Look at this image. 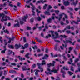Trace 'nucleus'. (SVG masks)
Masks as SVG:
<instances>
[{"label": "nucleus", "instance_id": "nucleus-1", "mask_svg": "<svg viewBox=\"0 0 80 80\" xmlns=\"http://www.w3.org/2000/svg\"><path fill=\"white\" fill-rule=\"evenodd\" d=\"M52 17L51 18L52 20H54V19H55V18H56V19H58L59 20H60V19H62V17L63 15H64V17L65 18H68V17L67 16L63 13L60 14L59 15V18H58V17L56 16L55 14H52Z\"/></svg>", "mask_w": 80, "mask_h": 80}, {"label": "nucleus", "instance_id": "nucleus-2", "mask_svg": "<svg viewBox=\"0 0 80 80\" xmlns=\"http://www.w3.org/2000/svg\"><path fill=\"white\" fill-rule=\"evenodd\" d=\"M47 70L48 72H47L46 71L45 72L47 74V75H48V73L49 74L51 75L52 72H54V73H58V72H57L58 70H57L56 69H53L52 70H51V69H50V68H47Z\"/></svg>", "mask_w": 80, "mask_h": 80}, {"label": "nucleus", "instance_id": "nucleus-3", "mask_svg": "<svg viewBox=\"0 0 80 80\" xmlns=\"http://www.w3.org/2000/svg\"><path fill=\"white\" fill-rule=\"evenodd\" d=\"M28 18V16L27 15H26V16H24V18L22 19H21L19 20L20 22V23L22 25L23 23V22H25L26 21V19Z\"/></svg>", "mask_w": 80, "mask_h": 80}, {"label": "nucleus", "instance_id": "nucleus-4", "mask_svg": "<svg viewBox=\"0 0 80 80\" xmlns=\"http://www.w3.org/2000/svg\"><path fill=\"white\" fill-rule=\"evenodd\" d=\"M56 62L55 61H52V63H50L47 64L48 67H54L55 66V63Z\"/></svg>", "mask_w": 80, "mask_h": 80}, {"label": "nucleus", "instance_id": "nucleus-5", "mask_svg": "<svg viewBox=\"0 0 80 80\" xmlns=\"http://www.w3.org/2000/svg\"><path fill=\"white\" fill-rule=\"evenodd\" d=\"M5 37H6V38H8V40H9L8 41V43H10L11 42V41L12 40L13 41L14 40V39H15V38L14 37H13L12 38H9L7 36V35L5 36Z\"/></svg>", "mask_w": 80, "mask_h": 80}, {"label": "nucleus", "instance_id": "nucleus-6", "mask_svg": "<svg viewBox=\"0 0 80 80\" xmlns=\"http://www.w3.org/2000/svg\"><path fill=\"white\" fill-rule=\"evenodd\" d=\"M8 19V20H10L9 17H2V19H1V21H2V22H3V21H7Z\"/></svg>", "mask_w": 80, "mask_h": 80}, {"label": "nucleus", "instance_id": "nucleus-7", "mask_svg": "<svg viewBox=\"0 0 80 80\" xmlns=\"http://www.w3.org/2000/svg\"><path fill=\"white\" fill-rule=\"evenodd\" d=\"M30 5L32 6V15H35V12H34V10H35V6H34L32 3H30Z\"/></svg>", "mask_w": 80, "mask_h": 80}, {"label": "nucleus", "instance_id": "nucleus-8", "mask_svg": "<svg viewBox=\"0 0 80 80\" xmlns=\"http://www.w3.org/2000/svg\"><path fill=\"white\" fill-rule=\"evenodd\" d=\"M70 1H71V5H74V6H75L77 4V3H78V1L77 0L76 1V2L75 3L74 2V0H70Z\"/></svg>", "mask_w": 80, "mask_h": 80}, {"label": "nucleus", "instance_id": "nucleus-9", "mask_svg": "<svg viewBox=\"0 0 80 80\" xmlns=\"http://www.w3.org/2000/svg\"><path fill=\"white\" fill-rule=\"evenodd\" d=\"M37 65H38V68H39L40 70H41V72H42L43 71V68L40 67V66H41V64L40 63H38L37 64Z\"/></svg>", "mask_w": 80, "mask_h": 80}, {"label": "nucleus", "instance_id": "nucleus-10", "mask_svg": "<svg viewBox=\"0 0 80 80\" xmlns=\"http://www.w3.org/2000/svg\"><path fill=\"white\" fill-rule=\"evenodd\" d=\"M15 22H16L18 23L17 24H15L14 25V27H17V26L19 27H20V24H19V22H18V21L17 20H16L15 21Z\"/></svg>", "mask_w": 80, "mask_h": 80}, {"label": "nucleus", "instance_id": "nucleus-11", "mask_svg": "<svg viewBox=\"0 0 80 80\" xmlns=\"http://www.w3.org/2000/svg\"><path fill=\"white\" fill-rule=\"evenodd\" d=\"M28 43H26L24 45V47H22V49H25V48H28Z\"/></svg>", "mask_w": 80, "mask_h": 80}, {"label": "nucleus", "instance_id": "nucleus-12", "mask_svg": "<svg viewBox=\"0 0 80 80\" xmlns=\"http://www.w3.org/2000/svg\"><path fill=\"white\" fill-rule=\"evenodd\" d=\"M3 48H4V50L1 51L2 53H4L5 52V51L7 50V48H6V46H4Z\"/></svg>", "mask_w": 80, "mask_h": 80}, {"label": "nucleus", "instance_id": "nucleus-13", "mask_svg": "<svg viewBox=\"0 0 80 80\" xmlns=\"http://www.w3.org/2000/svg\"><path fill=\"white\" fill-rule=\"evenodd\" d=\"M44 13L45 15H50L49 11H45Z\"/></svg>", "mask_w": 80, "mask_h": 80}, {"label": "nucleus", "instance_id": "nucleus-14", "mask_svg": "<svg viewBox=\"0 0 80 80\" xmlns=\"http://www.w3.org/2000/svg\"><path fill=\"white\" fill-rule=\"evenodd\" d=\"M70 4V3L69 2L67 1V2H63V4L65 5V6H67V5H68L69 4Z\"/></svg>", "mask_w": 80, "mask_h": 80}, {"label": "nucleus", "instance_id": "nucleus-15", "mask_svg": "<svg viewBox=\"0 0 80 80\" xmlns=\"http://www.w3.org/2000/svg\"><path fill=\"white\" fill-rule=\"evenodd\" d=\"M41 65H46V62L45 61L43 60L42 61V63L40 64Z\"/></svg>", "mask_w": 80, "mask_h": 80}, {"label": "nucleus", "instance_id": "nucleus-16", "mask_svg": "<svg viewBox=\"0 0 80 80\" xmlns=\"http://www.w3.org/2000/svg\"><path fill=\"white\" fill-rule=\"evenodd\" d=\"M5 30V27H3V31L4 32H5V33H8V30Z\"/></svg>", "mask_w": 80, "mask_h": 80}, {"label": "nucleus", "instance_id": "nucleus-17", "mask_svg": "<svg viewBox=\"0 0 80 80\" xmlns=\"http://www.w3.org/2000/svg\"><path fill=\"white\" fill-rule=\"evenodd\" d=\"M20 46L19 45L17 44H16L15 45V48L16 49H18L20 47Z\"/></svg>", "mask_w": 80, "mask_h": 80}, {"label": "nucleus", "instance_id": "nucleus-18", "mask_svg": "<svg viewBox=\"0 0 80 80\" xmlns=\"http://www.w3.org/2000/svg\"><path fill=\"white\" fill-rule=\"evenodd\" d=\"M63 42L65 43H72V42L70 41H66V42L63 41Z\"/></svg>", "mask_w": 80, "mask_h": 80}, {"label": "nucleus", "instance_id": "nucleus-19", "mask_svg": "<svg viewBox=\"0 0 80 80\" xmlns=\"http://www.w3.org/2000/svg\"><path fill=\"white\" fill-rule=\"evenodd\" d=\"M48 6V5L47 4H45L43 6V8L44 10H45L47 8V7Z\"/></svg>", "mask_w": 80, "mask_h": 80}, {"label": "nucleus", "instance_id": "nucleus-20", "mask_svg": "<svg viewBox=\"0 0 80 80\" xmlns=\"http://www.w3.org/2000/svg\"><path fill=\"white\" fill-rule=\"evenodd\" d=\"M49 33H51L52 37H54V35H53V31H49Z\"/></svg>", "mask_w": 80, "mask_h": 80}, {"label": "nucleus", "instance_id": "nucleus-21", "mask_svg": "<svg viewBox=\"0 0 80 80\" xmlns=\"http://www.w3.org/2000/svg\"><path fill=\"white\" fill-rule=\"evenodd\" d=\"M52 8V6H51V5H49L48 8L47 9V11H49V10H50V8Z\"/></svg>", "mask_w": 80, "mask_h": 80}, {"label": "nucleus", "instance_id": "nucleus-22", "mask_svg": "<svg viewBox=\"0 0 80 80\" xmlns=\"http://www.w3.org/2000/svg\"><path fill=\"white\" fill-rule=\"evenodd\" d=\"M71 24H73V23H75L76 24H78V22H75L74 21H73L72 22H71Z\"/></svg>", "mask_w": 80, "mask_h": 80}, {"label": "nucleus", "instance_id": "nucleus-23", "mask_svg": "<svg viewBox=\"0 0 80 80\" xmlns=\"http://www.w3.org/2000/svg\"><path fill=\"white\" fill-rule=\"evenodd\" d=\"M8 46L9 48H13V46L12 45H8Z\"/></svg>", "mask_w": 80, "mask_h": 80}, {"label": "nucleus", "instance_id": "nucleus-24", "mask_svg": "<svg viewBox=\"0 0 80 80\" xmlns=\"http://www.w3.org/2000/svg\"><path fill=\"white\" fill-rule=\"evenodd\" d=\"M43 0H41L40 1H38L36 3V5H38V3H40L41 2L42 3V2Z\"/></svg>", "mask_w": 80, "mask_h": 80}, {"label": "nucleus", "instance_id": "nucleus-25", "mask_svg": "<svg viewBox=\"0 0 80 80\" xmlns=\"http://www.w3.org/2000/svg\"><path fill=\"white\" fill-rule=\"evenodd\" d=\"M38 72H40V71L38 70H37L36 72H35V75H36L37 77H38Z\"/></svg>", "mask_w": 80, "mask_h": 80}, {"label": "nucleus", "instance_id": "nucleus-26", "mask_svg": "<svg viewBox=\"0 0 80 80\" xmlns=\"http://www.w3.org/2000/svg\"><path fill=\"white\" fill-rule=\"evenodd\" d=\"M61 37H62V38H67V36H65V35H60Z\"/></svg>", "mask_w": 80, "mask_h": 80}, {"label": "nucleus", "instance_id": "nucleus-27", "mask_svg": "<svg viewBox=\"0 0 80 80\" xmlns=\"http://www.w3.org/2000/svg\"><path fill=\"white\" fill-rule=\"evenodd\" d=\"M10 73H15L16 72L15 71L11 70L10 71Z\"/></svg>", "mask_w": 80, "mask_h": 80}, {"label": "nucleus", "instance_id": "nucleus-28", "mask_svg": "<svg viewBox=\"0 0 80 80\" xmlns=\"http://www.w3.org/2000/svg\"><path fill=\"white\" fill-rule=\"evenodd\" d=\"M46 57H48V55H47V54H45V56L42 58V59L43 60H44V59H46Z\"/></svg>", "mask_w": 80, "mask_h": 80}, {"label": "nucleus", "instance_id": "nucleus-29", "mask_svg": "<svg viewBox=\"0 0 80 80\" xmlns=\"http://www.w3.org/2000/svg\"><path fill=\"white\" fill-rule=\"evenodd\" d=\"M68 74H69V75H70V76H71L72 74H73V73L72 72L70 71H68Z\"/></svg>", "mask_w": 80, "mask_h": 80}, {"label": "nucleus", "instance_id": "nucleus-30", "mask_svg": "<svg viewBox=\"0 0 80 80\" xmlns=\"http://www.w3.org/2000/svg\"><path fill=\"white\" fill-rule=\"evenodd\" d=\"M65 54H64L63 55V58H64V60H67V58H66V57H65Z\"/></svg>", "mask_w": 80, "mask_h": 80}, {"label": "nucleus", "instance_id": "nucleus-31", "mask_svg": "<svg viewBox=\"0 0 80 80\" xmlns=\"http://www.w3.org/2000/svg\"><path fill=\"white\" fill-rule=\"evenodd\" d=\"M62 68L63 70H69L68 68H65V67H63Z\"/></svg>", "mask_w": 80, "mask_h": 80}, {"label": "nucleus", "instance_id": "nucleus-32", "mask_svg": "<svg viewBox=\"0 0 80 80\" xmlns=\"http://www.w3.org/2000/svg\"><path fill=\"white\" fill-rule=\"evenodd\" d=\"M51 54L52 57H57L58 56L57 54L55 55L54 56H53V54L52 53H51Z\"/></svg>", "mask_w": 80, "mask_h": 80}, {"label": "nucleus", "instance_id": "nucleus-33", "mask_svg": "<svg viewBox=\"0 0 80 80\" xmlns=\"http://www.w3.org/2000/svg\"><path fill=\"white\" fill-rule=\"evenodd\" d=\"M11 3H12L11 2H9V6H10V7H13V5H12V4H11Z\"/></svg>", "mask_w": 80, "mask_h": 80}, {"label": "nucleus", "instance_id": "nucleus-34", "mask_svg": "<svg viewBox=\"0 0 80 80\" xmlns=\"http://www.w3.org/2000/svg\"><path fill=\"white\" fill-rule=\"evenodd\" d=\"M28 55H29V53H27V54L25 55V57L27 58H29V57H28Z\"/></svg>", "mask_w": 80, "mask_h": 80}, {"label": "nucleus", "instance_id": "nucleus-35", "mask_svg": "<svg viewBox=\"0 0 80 80\" xmlns=\"http://www.w3.org/2000/svg\"><path fill=\"white\" fill-rule=\"evenodd\" d=\"M36 12H37L38 13H41V11H39L38 9H36Z\"/></svg>", "mask_w": 80, "mask_h": 80}, {"label": "nucleus", "instance_id": "nucleus-36", "mask_svg": "<svg viewBox=\"0 0 80 80\" xmlns=\"http://www.w3.org/2000/svg\"><path fill=\"white\" fill-rule=\"evenodd\" d=\"M58 47V45H56L54 48L55 50H57V48Z\"/></svg>", "mask_w": 80, "mask_h": 80}, {"label": "nucleus", "instance_id": "nucleus-37", "mask_svg": "<svg viewBox=\"0 0 80 80\" xmlns=\"http://www.w3.org/2000/svg\"><path fill=\"white\" fill-rule=\"evenodd\" d=\"M61 73H63V74H65V72L63 71V69H61Z\"/></svg>", "mask_w": 80, "mask_h": 80}, {"label": "nucleus", "instance_id": "nucleus-38", "mask_svg": "<svg viewBox=\"0 0 80 80\" xmlns=\"http://www.w3.org/2000/svg\"><path fill=\"white\" fill-rule=\"evenodd\" d=\"M71 51H72V47H70L69 48L68 53H70V52H71Z\"/></svg>", "mask_w": 80, "mask_h": 80}, {"label": "nucleus", "instance_id": "nucleus-39", "mask_svg": "<svg viewBox=\"0 0 80 80\" xmlns=\"http://www.w3.org/2000/svg\"><path fill=\"white\" fill-rule=\"evenodd\" d=\"M23 71H24L25 70H27V69H26V67H23L22 68V69Z\"/></svg>", "mask_w": 80, "mask_h": 80}, {"label": "nucleus", "instance_id": "nucleus-40", "mask_svg": "<svg viewBox=\"0 0 80 80\" xmlns=\"http://www.w3.org/2000/svg\"><path fill=\"white\" fill-rule=\"evenodd\" d=\"M52 21V19L51 18H49V19L48 20V23H50V22Z\"/></svg>", "mask_w": 80, "mask_h": 80}, {"label": "nucleus", "instance_id": "nucleus-41", "mask_svg": "<svg viewBox=\"0 0 80 80\" xmlns=\"http://www.w3.org/2000/svg\"><path fill=\"white\" fill-rule=\"evenodd\" d=\"M56 61H58V62H59L60 63H62V62H61L60 60L58 59H56Z\"/></svg>", "mask_w": 80, "mask_h": 80}, {"label": "nucleus", "instance_id": "nucleus-42", "mask_svg": "<svg viewBox=\"0 0 80 80\" xmlns=\"http://www.w3.org/2000/svg\"><path fill=\"white\" fill-rule=\"evenodd\" d=\"M51 37V35H50V34H49L48 36H46V38H49V37Z\"/></svg>", "mask_w": 80, "mask_h": 80}, {"label": "nucleus", "instance_id": "nucleus-43", "mask_svg": "<svg viewBox=\"0 0 80 80\" xmlns=\"http://www.w3.org/2000/svg\"><path fill=\"white\" fill-rule=\"evenodd\" d=\"M65 29L62 31L59 30H58V32H59L60 33H62V32H64V31H65Z\"/></svg>", "mask_w": 80, "mask_h": 80}, {"label": "nucleus", "instance_id": "nucleus-44", "mask_svg": "<svg viewBox=\"0 0 80 80\" xmlns=\"http://www.w3.org/2000/svg\"><path fill=\"white\" fill-rule=\"evenodd\" d=\"M32 48L34 50H35V49H37V47L36 46H35L34 47H32Z\"/></svg>", "mask_w": 80, "mask_h": 80}, {"label": "nucleus", "instance_id": "nucleus-45", "mask_svg": "<svg viewBox=\"0 0 80 80\" xmlns=\"http://www.w3.org/2000/svg\"><path fill=\"white\" fill-rule=\"evenodd\" d=\"M55 34L56 35L57 38H59V36H58V34L57 32H55Z\"/></svg>", "mask_w": 80, "mask_h": 80}, {"label": "nucleus", "instance_id": "nucleus-46", "mask_svg": "<svg viewBox=\"0 0 80 80\" xmlns=\"http://www.w3.org/2000/svg\"><path fill=\"white\" fill-rule=\"evenodd\" d=\"M4 41L5 42V45H7V40H4Z\"/></svg>", "mask_w": 80, "mask_h": 80}, {"label": "nucleus", "instance_id": "nucleus-47", "mask_svg": "<svg viewBox=\"0 0 80 80\" xmlns=\"http://www.w3.org/2000/svg\"><path fill=\"white\" fill-rule=\"evenodd\" d=\"M70 70H71V71H72V72H73L74 71L73 68L72 66Z\"/></svg>", "mask_w": 80, "mask_h": 80}, {"label": "nucleus", "instance_id": "nucleus-48", "mask_svg": "<svg viewBox=\"0 0 80 80\" xmlns=\"http://www.w3.org/2000/svg\"><path fill=\"white\" fill-rule=\"evenodd\" d=\"M54 12H55V13H56L57 14H58V13H59V11H56L55 10Z\"/></svg>", "mask_w": 80, "mask_h": 80}, {"label": "nucleus", "instance_id": "nucleus-49", "mask_svg": "<svg viewBox=\"0 0 80 80\" xmlns=\"http://www.w3.org/2000/svg\"><path fill=\"white\" fill-rule=\"evenodd\" d=\"M50 12H51V13H53L54 12H55V10H54L53 9H51L50 11Z\"/></svg>", "mask_w": 80, "mask_h": 80}, {"label": "nucleus", "instance_id": "nucleus-50", "mask_svg": "<svg viewBox=\"0 0 80 80\" xmlns=\"http://www.w3.org/2000/svg\"><path fill=\"white\" fill-rule=\"evenodd\" d=\"M23 39L24 42H26V38L24 37V38H23Z\"/></svg>", "mask_w": 80, "mask_h": 80}, {"label": "nucleus", "instance_id": "nucleus-51", "mask_svg": "<svg viewBox=\"0 0 80 80\" xmlns=\"http://www.w3.org/2000/svg\"><path fill=\"white\" fill-rule=\"evenodd\" d=\"M37 20L38 21H40V20H41V18H40V17L39 16L38 17L37 19Z\"/></svg>", "mask_w": 80, "mask_h": 80}, {"label": "nucleus", "instance_id": "nucleus-52", "mask_svg": "<svg viewBox=\"0 0 80 80\" xmlns=\"http://www.w3.org/2000/svg\"><path fill=\"white\" fill-rule=\"evenodd\" d=\"M78 9H79V8H74V10H75V11H77V10H78Z\"/></svg>", "mask_w": 80, "mask_h": 80}, {"label": "nucleus", "instance_id": "nucleus-53", "mask_svg": "<svg viewBox=\"0 0 80 80\" xmlns=\"http://www.w3.org/2000/svg\"><path fill=\"white\" fill-rule=\"evenodd\" d=\"M18 58L20 60H22V58L20 56H18Z\"/></svg>", "mask_w": 80, "mask_h": 80}, {"label": "nucleus", "instance_id": "nucleus-54", "mask_svg": "<svg viewBox=\"0 0 80 80\" xmlns=\"http://www.w3.org/2000/svg\"><path fill=\"white\" fill-rule=\"evenodd\" d=\"M30 21L31 22L33 23V18H31L30 19Z\"/></svg>", "mask_w": 80, "mask_h": 80}, {"label": "nucleus", "instance_id": "nucleus-55", "mask_svg": "<svg viewBox=\"0 0 80 80\" xmlns=\"http://www.w3.org/2000/svg\"><path fill=\"white\" fill-rule=\"evenodd\" d=\"M27 30H32V28H30L29 27H27Z\"/></svg>", "mask_w": 80, "mask_h": 80}, {"label": "nucleus", "instance_id": "nucleus-56", "mask_svg": "<svg viewBox=\"0 0 80 80\" xmlns=\"http://www.w3.org/2000/svg\"><path fill=\"white\" fill-rule=\"evenodd\" d=\"M44 27V26H42V27H39V30H41V29H42V28H43Z\"/></svg>", "mask_w": 80, "mask_h": 80}, {"label": "nucleus", "instance_id": "nucleus-57", "mask_svg": "<svg viewBox=\"0 0 80 80\" xmlns=\"http://www.w3.org/2000/svg\"><path fill=\"white\" fill-rule=\"evenodd\" d=\"M8 51L9 53H10V54H11V53H12V51H10V50H8Z\"/></svg>", "mask_w": 80, "mask_h": 80}, {"label": "nucleus", "instance_id": "nucleus-58", "mask_svg": "<svg viewBox=\"0 0 80 80\" xmlns=\"http://www.w3.org/2000/svg\"><path fill=\"white\" fill-rule=\"evenodd\" d=\"M2 37H0V42H1V43H2Z\"/></svg>", "mask_w": 80, "mask_h": 80}, {"label": "nucleus", "instance_id": "nucleus-59", "mask_svg": "<svg viewBox=\"0 0 80 80\" xmlns=\"http://www.w3.org/2000/svg\"><path fill=\"white\" fill-rule=\"evenodd\" d=\"M12 65H14V66H15L16 65V64L15 63H11Z\"/></svg>", "mask_w": 80, "mask_h": 80}, {"label": "nucleus", "instance_id": "nucleus-60", "mask_svg": "<svg viewBox=\"0 0 80 80\" xmlns=\"http://www.w3.org/2000/svg\"><path fill=\"white\" fill-rule=\"evenodd\" d=\"M35 67H36V66H35V64H33L32 66V68H35Z\"/></svg>", "mask_w": 80, "mask_h": 80}, {"label": "nucleus", "instance_id": "nucleus-61", "mask_svg": "<svg viewBox=\"0 0 80 80\" xmlns=\"http://www.w3.org/2000/svg\"><path fill=\"white\" fill-rule=\"evenodd\" d=\"M41 16L42 17V18H45V17L44 16V15H41Z\"/></svg>", "mask_w": 80, "mask_h": 80}, {"label": "nucleus", "instance_id": "nucleus-62", "mask_svg": "<svg viewBox=\"0 0 80 80\" xmlns=\"http://www.w3.org/2000/svg\"><path fill=\"white\" fill-rule=\"evenodd\" d=\"M79 60L78 59V58H77L76 60H75V62H77Z\"/></svg>", "mask_w": 80, "mask_h": 80}, {"label": "nucleus", "instance_id": "nucleus-63", "mask_svg": "<svg viewBox=\"0 0 80 80\" xmlns=\"http://www.w3.org/2000/svg\"><path fill=\"white\" fill-rule=\"evenodd\" d=\"M49 50H48V49H46V53H48V52Z\"/></svg>", "mask_w": 80, "mask_h": 80}, {"label": "nucleus", "instance_id": "nucleus-64", "mask_svg": "<svg viewBox=\"0 0 80 80\" xmlns=\"http://www.w3.org/2000/svg\"><path fill=\"white\" fill-rule=\"evenodd\" d=\"M57 78L58 79H56V80H60V78L58 77V76H57Z\"/></svg>", "mask_w": 80, "mask_h": 80}]
</instances>
